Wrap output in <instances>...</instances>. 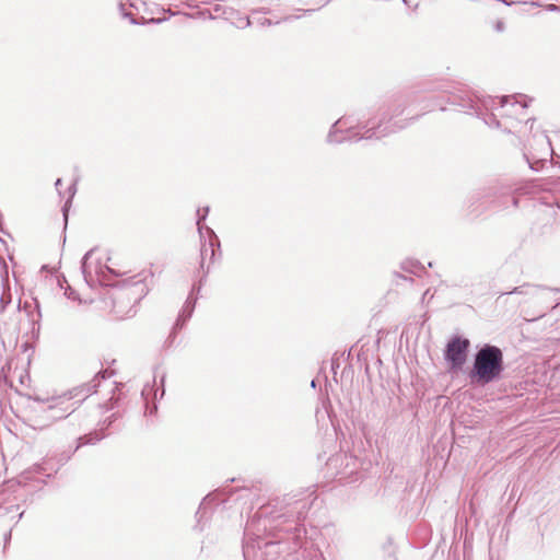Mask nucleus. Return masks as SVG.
Wrapping results in <instances>:
<instances>
[{
    "mask_svg": "<svg viewBox=\"0 0 560 560\" xmlns=\"http://www.w3.org/2000/svg\"><path fill=\"white\" fill-rule=\"evenodd\" d=\"M503 370V354L495 346H485L475 358L471 380L480 384H488L498 378Z\"/></svg>",
    "mask_w": 560,
    "mask_h": 560,
    "instance_id": "1",
    "label": "nucleus"
},
{
    "mask_svg": "<svg viewBox=\"0 0 560 560\" xmlns=\"http://www.w3.org/2000/svg\"><path fill=\"white\" fill-rule=\"evenodd\" d=\"M208 212H209V208L207 207V208H205V210H203V214H202V215L198 219V221H197L198 226L200 225L201 220H205V218H206V215L208 214Z\"/></svg>",
    "mask_w": 560,
    "mask_h": 560,
    "instance_id": "4",
    "label": "nucleus"
},
{
    "mask_svg": "<svg viewBox=\"0 0 560 560\" xmlns=\"http://www.w3.org/2000/svg\"><path fill=\"white\" fill-rule=\"evenodd\" d=\"M91 256V253H88L85 256H84V262H83V270L86 271L88 268H89V265H88V259L90 258Z\"/></svg>",
    "mask_w": 560,
    "mask_h": 560,
    "instance_id": "3",
    "label": "nucleus"
},
{
    "mask_svg": "<svg viewBox=\"0 0 560 560\" xmlns=\"http://www.w3.org/2000/svg\"><path fill=\"white\" fill-rule=\"evenodd\" d=\"M59 186H61V179L58 178L57 182H56V187L58 188Z\"/></svg>",
    "mask_w": 560,
    "mask_h": 560,
    "instance_id": "6",
    "label": "nucleus"
},
{
    "mask_svg": "<svg viewBox=\"0 0 560 560\" xmlns=\"http://www.w3.org/2000/svg\"><path fill=\"white\" fill-rule=\"evenodd\" d=\"M497 30H498V31H502V30H503V24H502V22H498V24H497Z\"/></svg>",
    "mask_w": 560,
    "mask_h": 560,
    "instance_id": "5",
    "label": "nucleus"
},
{
    "mask_svg": "<svg viewBox=\"0 0 560 560\" xmlns=\"http://www.w3.org/2000/svg\"><path fill=\"white\" fill-rule=\"evenodd\" d=\"M469 347L468 339L459 337L453 338L446 347L445 360L450 363L452 370L462 369L467 359V350Z\"/></svg>",
    "mask_w": 560,
    "mask_h": 560,
    "instance_id": "2",
    "label": "nucleus"
}]
</instances>
